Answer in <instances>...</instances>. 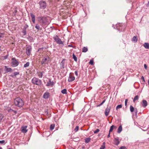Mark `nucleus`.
<instances>
[{
    "label": "nucleus",
    "mask_w": 149,
    "mask_h": 149,
    "mask_svg": "<svg viewBox=\"0 0 149 149\" xmlns=\"http://www.w3.org/2000/svg\"><path fill=\"white\" fill-rule=\"evenodd\" d=\"M4 36V34L3 33H0V38H3Z\"/></svg>",
    "instance_id": "41"
},
{
    "label": "nucleus",
    "mask_w": 149,
    "mask_h": 149,
    "mask_svg": "<svg viewBox=\"0 0 149 149\" xmlns=\"http://www.w3.org/2000/svg\"><path fill=\"white\" fill-rule=\"evenodd\" d=\"M141 79H142L143 82H145V79L144 77L143 76H142L141 77Z\"/></svg>",
    "instance_id": "49"
},
{
    "label": "nucleus",
    "mask_w": 149,
    "mask_h": 149,
    "mask_svg": "<svg viewBox=\"0 0 149 149\" xmlns=\"http://www.w3.org/2000/svg\"><path fill=\"white\" fill-rule=\"evenodd\" d=\"M148 84L149 85V80L148 81Z\"/></svg>",
    "instance_id": "60"
},
{
    "label": "nucleus",
    "mask_w": 149,
    "mask_h": 149,
    "mask_svg": "<svg viewBox=\"0 0 149 149\" xmlns=\"http://www.w3.org/2000/svg\"><path fill=\"white\" fill-rule=\"evenodd\" d=\"M142 106L143 107H146L147 105V101L144 100H142L141 103Z\"/></svg>",
    "instance_id": "16"
},
{
    "label": "nucleus",
    "mask_w": 149,
    "mask_h": 149,
    "mask_svg": "<svg viewBox=\"0 0 149 149\" xmlns=\"http://www.w3.org/2000/svg\"><path fill=\"white\" fill-rule=\"evenodd\" d=\"M40 23H42V24H44L45 23V21L43 20V19L42 20L41 22H40Z\"/></svg>",
    "instance_id": "50"
},
{
    "label": "nucleus",
    "mask_w": 149,
    "mask_h": 149,
    "mask_svg": "<svg viewBox=\"0 0 149 149\" xmlns=\"http://www.w3.org/2000/svg\"><path fill=\"white\" fill-rule=\"evenodd\" d=\"M103 103L102 102L99 105V106H101L103 104Z\"/></svg>",
    "instance_id": "57"
},
{
    "label": "nucleus",
    "mask_w": 149,
    "mask_h": 149,
    "mask_svg": "<svg viewBox=\"0 0 149 149\" xmlns=\"http://www.w3.org/2000/svg\"><path fill=\"white\" fill-rule=\"evenodd\" d=\"M55 125L54 124H51L50 126V130H52L54 129V128Z\"/></svg>",
    "instance_id": "30"
},
{
    "label": "nucleus",
    "mask_w": 149,
    "mask_h": 149,
    "mask_svg": "<svg viewBox=\"0 0 149 149\" xmlns=\"http://www.w3.org/2000/svg\"><path fill=\"white\" fill-rule=\"evenodd\" d=\"M5 70L6 72H12L13 71V70L11 68H8L7 66H5L4 67Z\"/></svg>",
    "instance_id": "14"
},
{
    "label": "nucleus",
    "mask_w": 149,
    "mask_h": 149,
    "mask_svg": "<svg viewBox=\"0 0 149 149\" xmlns=\"http://www.w3.org/2000/svg\"><path fill=\"white\" fill-rule=\"evenodd\" d=\"M14 103L15 106L19 107H22L24 104L23 100L19 97L16 98L14 100Z\"/></svg>",
    "instance_id": "1"
},
{
    "label": "nucleus",
    "mask_w": 149,
    "mask_h": 149,
    "mask_svg": "<svg viewBox=\"0 0 149 149\" xmlns=\"http://www.w3.org/2000/svg\"><path fill=\"white\" fill-rule=\"evenodd\" d=\"M74 73H75V75L76 76H77L78 74V72H77V71H75Z\"/></svg>",
    "instance_id": "51"
},
{
    "label": "nucleus",
    "mask_w": 149,
    "mask_h": 149,
    "mask_svg": "<svg viewBox=\"0 0 149 149\" xmlns=\"http://www.w3.org/2000/svg\"><path fill=\"white\" fill-rule=\"evenodd\" d=\"M29 64H30L29 63V62H27L26 63L24 64V68L27 67L28 66H29Z\"/></svg>",
    "instance_id": "33"
},
{
    "label": "nucleus",
    "mask_w": 149,
    "mask_h": 149,
    "mask_svg": "<svg viewBox=\"0 0 149 149\" xmlns=\"http://www.w3.org/2000/svg\"><path fill=\"white\" fill-rule=\"evenodd\" d=\"M100 131V130L98 129H97L95 131H94V133H97L99 132Z\"/></svg>",
    "instance_id": "44"
},
{
    "label": "nucleus",
    "mask_w": 149,
    "mask_h": 149,
    "mask_svg": "<svg viewBox=\"0 0 149 149\" xmlns=\"http://www.w3.org/2000/svg\"><path fill=\"white\" fill-rule=\"evenodd\" d=\"M122 107V105L121 104H120L118 105L116 107V109L118 110L119 109L121 108Z\"/></svg>",
    "instance_id": "36"
},
{
    "label": "nucleus",
    "mask_w": 149,
    "mask_h": 149,
    "mask_svg": "<svg viewBox=\"0 0 149 149\" xmlns=\"http://www.w3.org/2000/svg\"><path fill=\"white\" fill-rule=\"evenodd\" d=\"M22 33H23L24 36L26 34V30L23 29Z\"/></svg>",
    "instance_id": "35"
},
{
    "label": "nucleus",
    "mask_w": 149,
    "mask_h": 149,
    "mask_svg": "<svg viewBox=\"0 0 149 149\" xmlns=\"http://www.w3.org/2000/svg\"><path fill=\"white\" fill-rule=\"evenodd\" d=\"M53 38L54 40L58 44H63V42L62 41L61 39L59 38L58 36H54Z\"/></svg>",
    "instance_id": "8"
},
{
    "label": "nucleus",
    "mask_w": 149,
    "mask_h": 149,
    "mask_svg": "<svg viewBox=\"0 0 149 149\" xmlns=\"http://www.w3.org/2000/svg\"><path fill=\"white\" fill-rule=\"evenodd\" d=\"M29 27L28 25L27 24H26L24 26L23 29H24L26 30V29Z\"/></svg>",
    "instance_id": "40"
},
{
    "label": "nucleus",
    "mask_w": 149,
    "mask_h": 149,
    "mask_svg": "<svg viewBox=\"0 0 149 149\" xmlns=\"http://www.w3.org/2000/svg\"><path fill=\"white\" fill-rule=\"evenodd\" d=\"M122 127L121 125H120L118 129L117 132L118 133H120L122 131Z\"/></svg>",
    "instance_id": "19"
},
{
    "label": "nucleus",
    "mask_w": 149,
    "mask_h": 149,
    "mask_svg": "<svg viewBox=\"0 0 149 149\" xmlns=\"http://www.w3.org/2000/svg\"><path fill=\"white\" fill-rule=\"evenodd\" d=\"M31 81L33 84L38 86H40L42 84V81L41 80L35 77H33Z\"/></svg>",
    "instance_id": "2"
},
{
    "label": "nucleus",
    "mask_w": 149,
    "mask_h": 149,
    "mask_svg": "<svg viewBox=\"0 0 149 149\" xmlns=\"http://www.w3.org/2000/svg\"><path fill=\"white\" fill-rule=\"evenodd\" d=\"M128 102V100L127 99H126L125 101V106H126L127 103Z\"/></svg>",
    "instance_id": "47"
},
{
    "label": "nucleus",
    "mask_w": 149,
    "mask_h": 149,
    "mask_svg": "<svg viewBox=\"0 0 149 149\" xmlns=\"http://www.w3.org/2000/svg\"><path fill=\"white\" fill-rule=\"evenodd\" d=\"M49 61V58L48 56H45L43 58L41 61V64L43 66L45 67L46 65L48 64Z\"/></svg>",
    "instance_id": "3"
},
{
    "label": "nucleus",
    "mask_w": 149,
    "mask_h": 149,
    "mask_svg": "<svg viewBox=\"0 0 149 149\" xmlns=\"http://www.w3.org/2000/svg\"><path fill=\"white\" fill-rule=\"evenodd\" d=\"M75 79V77L71 75H70L68 81L69 82H72Z\"/></svg>",
    "instance_id": "17"
},
{
    "label": "nucleus",
    "mask_w": 149,
    "mask_h": 149,
    "mask_svg": "<svg viewBox=\"0 0 149 149\" xmlns=\"http://www.w3.org/2000/svg\"><path fill=\"white\" fill-rule=\"evenodd\" d=\"M105 143L104 142L103 143V145L101 146V147L100 148V149H104L105 148Z\"/></svg>",
    "instance_id": "38"
},
{
    "label": "nucleus",
    "mask_w": 149,
    "mask_h": 149,
    "mask_svg": "<svg viewBox=\"0 0 149 149\" xmlns=\"http://www.w3.org/2000/svg\"><path fill=\"white\" fill-rule=\"evenodd\" d=\"M32 49V47L30 45H28L26 47V53L28 56H29L31 54Z\"/></svg>",
    "instance_id": "7"
},
{
    "label": "nucleus",
    "mask_w": 149,
    "mask_h": 149,
    "mask_svg": "<svg viewBox=\"0 0 149 149\" xmlns=\"http://www.w3.org/2000/svg\"><path fill=\"white\" fill-rule=\"evenodd\" d=\"M19 64V62L15 58H12L10 64L12 67H16Z\"/></svg>",
    "instance_id": "5"
},
{
    "label": "nucleus",
    "mask_w": 149,
    "mask_h": 149,
    "mask_svg": "<svg viewBox=\"0 0 149 149\" xmlns=\"http://www.w3.org/2000/svg\"><path fill=\"white\" fill-rule=\"evenodd\" d=\"M117 29L119 31H122L125 28V26L122 23H119L116 25Z\"/></svg>",
    "instance_id": "6"
},
{
    "label": "nucleus",
    "mask_w": 149,
    "mask_h": 149,
    "mask_svg": "<svg viewBox=\"0 0 149 149\" xmlns=\"http://www.w3.org/2000/svg\"><path fill=\"white\" fill-rule=\"evenodd\" d=\"M61 92L63 94H67V90L66 89H64L63 90H62L61 91Z\"/></svg>",
    "instance_id": "31"
},
{
    "label": "nucleus",
    "mask_w": 149,
    "mask_h": 149,
    "mask_svg": "<svg viewBox=\"0 0 149 149\" xmlns=\"http://www.w3.org/2000/svg\"><path fill=\"white\" fill-rule=\"evenodd\" d=\"M72 56H73V58L74 60L76 61H77V58L76 56L74 55V54H72Z\"/></svg>",
    "instance_id": "34"
},
{
    "label": "nucleus",
    "mask_w": 149,
    "mask_h": 149,
    "mask_svg": "<svg viewBox=\"0 0 149 149\" xmlns=\"http://www.w3.org/2000/svg\"><path fill=\"white\" fill-rule=\"evenodd\" d=\"M30 15L31 17L32 21L33 23L34 24L36 20L35 16L32 13H31Z\"/></svg>",
    "instance_id": "18"
},
{
    "label": "nucleus",
    "mask_w": 149,
    "mask_h": 149,
    "mask_svg": "<svg viewBox=\"0 0 149 149\" xmlns=\"http://www.w3.org/2000/svg\"><path fill=\"white\" fill-rule=\"evenodd\" d=\"M119 149H127L126 147L124 146H122Z\"/></svg>",
    "instance_id": "45"
},
{
    "label": "nucleus",
    "mask_w": 149,
    "mask_h": 149,
    "mask_svg": "<svg viewBox=\"0 0 149 149\" xmlns=\"http://www.w3.org/2000/svg\"><path fill=\"white\" fill-rule=\"evenodd\" d=\"M143 46L146 49H149V44L148 43H144Z\"/></svg>",
    "instance_id": "21"
},
{
    "label": "nucleus",
    "mask_w": 149,
    "mask_h": 149,
    "mask_svg": "<svg viewBox=\"0 0 149 149\" xmlns=\"http://www.w3.org/2000/svg\"><path fill=\"white\" fill-rule=\"evenodd\" d=\"M49 81L47 82L46 86H52L54 85V83L53 81H52L51 79H49Z\"/></svg>",
    "instance_id": "10"
},
{
    "label": "nucleus",
    "mask_w": 149,
    "mask_h": 149,
    "mask_svg": "<svg viewBox=\"0 0 149 149\" xmlns=\"http://www.w3.org/2000/svg\"><path fill=\"white\" fill-rule=\"evenodd\" d=\"M1 51V49L0 48V51Z\"/></svg>",
    "instance_id": "63"
},
{
    "label": "nucleus",
    "mask_w": 149,
    "mask_h": 149,
    "mask_svg": "<svg viewBox=\"0 0 149 149\" xmlns=\"http://www.w3.org/2000/svg\"><path fill=\"white\" fill-rule=\"evenodd\" d=\"M132 40L134 41L135 42H137V37L136 36H134L132 38Z\"/></svg>",
    "instance_id": "23"
},
{
    "label": "nucleus",
    "mask_w": 149,
    "mask_h": 149,
    "mask_svg": "<svg viewBox=\"0 0 149 149\" xmlns=\"http://www.w3.org/2000/svg\"><path fill=\"white\" fill-rule=\"evenodd\" d=\"M106 101V100L105 99L102 102L104 103Z\"/></svg>",
    "instance_id": "56"
},
{
    "label": "nucleus",
    "mask_w": 149,
    "mask_h": 149,
    "mask_svg": "<svg viewBox=\"0 0 149 149\" xmlns=\"http://www.w3.org/2000/svg\"><path fill=\"white\" fill-rule=\"evenodd\" d=\"M88 51V48L87 47H84L82 48V51L84 52H86Z\"/></svg>",
    "instance_id": "26"
},
{
    "label": "nucleus",
    "mask_w": 149,
    "mask_h": 149,
    "mask_svg": "<svg viewBox=\"0 0 149 149\" xmlns=\"http://www.w3.org/2000/svg\"><path fill=\"white\" fill-rule=\"evenodd\" d=\"M91 138L90 137L86 138L85 139V142L86 143H88L89 142H90V141L91 140Z\"/></svg>",
    "instance_id": "27"
},
{
    "label": "nucleus",
    "mask_w": 149,
    "mask_h": 149,
    "mask_svg": "<svg viewBox=\"0 0 149 149\" xmlns=\"http://www.w3.org/2000/svg\"><path fill=\"white\" fill-rule=\"evenodd\" d=\"M38 20L39 22H41L43 18L42 17H38Z\"/></svg>",
    "instance_id": "42"
},
{
    "label": "nucleus",
    "mask_w": 149,
    "mask_h": 149,
    "mask_svg": "<svg viewBox=\"0 0 149 149\" xmlns=\"http://www.w3.org/2000/svg\"><path fill=\"white\" fill-rule=\"evenodd\" d=\"M35 28L38 30H41V29L40 28V25L38 24H36L35 26Z\"/></svg>",
    "instance_id": "24"
},
{
    "label": "nucleus",
    "mask_w": 149,
    "mask_h": 149,
    "mask_svg": "<svg viewBox=\"0 0 149 149\" xmlns=\"http://www.w3.org/2000/svg\"><path fill=\"white\" fill-rule=\"evenodd\" d=\"M38 4L39 6V9H44L46 8L47 7V3L46 2L44 1L41 0L40 1Z\"/></svg>",
    "instance_id": "4"
},
{
    "label": "nucleus",
    "mask_w": 149,
    "mask_h": 149,
    "mask_svg": "<svg viewBox=\"0 0 149 149\" xmlns=\"http://www.w3.org/2000/svg\"><path fill=\"white\" fill-rule=\"evenodd\" d=\"M89 63L90 64H91V65H93V61L92 60H90V61L89 62Z\"/></svg>",
    "instance_id": "43"
},
{
    "label": "nucleus",
    "mask_w": 149,
    "mask_h": 149,
    "mask_svg": "<svg viewBox=\"0 0 149 149\" xmlns=\"http://www.w3.org/2000/svg\"><path fill=\"white\" fill-rule=\"evenodd\" d=\"M19 72H14L13 75H11L10 76L12 77H15L17 75L19 74Z\"/></svg>",
    "instance_id": "22"
},
{
    "label": "nucleus",
    "mask_w": 149,
    "mask_h": 149,
    "mask_svg": "<svg viewBox=\"0 0 149 149\" xmlns=\"http://www.w3.org/2000/svg\"><path fill=\"white\" fill-rule=\"evenodd\" d=\"M114 144L116 145H118L119 144L120 141L118 137H117L114 138Z\"/></svg>",
    "instance_id": "11"
},
{
    "label": "nucleus",
    "mask_w": 149,
    "mask_h": 149,
    "mask_svg": "<svg viewBox=\"0 0 149 149\" xmlns=\"http://www.w3.org/2000/svg\"><path fill=\"white\" fill-rule=\"evenodd\" d=\"M110 133H109H109L108 134V135H107V137L108 138H109L110 137Z\"/></svg>",
    "instance_id": "54"
},
{
    "label": "nucleus",
    "mask_w": 149,
    "mask_h": 149,
    "mask_svg": "<svg viewBox=\"0 0 149 149\" xmlns=\"http://www.w3.org/2000/svg\"><path fill=\"white\" fill-rule=\"evenodd\" d=\"M0 149H2V148L1 147H0Z\"/></svg>",
    "instance_id": "61"
},
{
    "label": "nucleus",
    "mask_w": 149,
    "mask_h": 149,
    "mask_svg": "<svg viewBox=\"0 0 149 149\" xmlns=\"http://www.w3.org/2000/svg\"><path fill=\"white\" fill-rule=\"evenodd\" d=\"M50 96L49 93L47 92L45 93L43 95V97L45 99H47Z\"/></svg>",
    "instance_id": "15"
},
{
    "label": "nucleus",
    "mask_w": 149,
    "mask_h": 149,
    "mask_svg": "<svg viewBox=\"0 0 149 149\" xmlns=\"http://www.w3.org/2000/svg\"><path fill=\"white\" fill-rule=\"evenodd\" d=\"M27 126H22L21 128V130L22 132L23 133H26L27 131V130L26 129Z\"/></svg>",
    "instance_id": "12"
},
{
    "label": "nucleus",
    "mask_w": 149,
    "mask_h": 149,
    "mask_svg": "<svg viewBox=\"0 0 149 149\" xmlns=\"http://www.w3.org/2000/svg\"><path fill=\"white\" fill-rule=\"evenodd\" d=\"M79 129V126H76L74 129V131H75V132H77Z\"/></svg>",
    "instance_id": "39"
},
{
    "label": "nucleus",
    "mask_w": 149,
    "mask_h": 149,
    "mask_svg": "<svg viewBox=\"0 0 149 149\" xmlns=\"http://www.w3.org/2000/svg\"><path fill=\"white\" fill-rule=\"evenodd\" d=\"M103 103L102 102L99 105V106H101L103 104Z\"/></svg>",
    "instance_id": "58"
},
{
    "label": "nucleus",
    "mask_w": 149,
    "mask_h": 149,
    "mask_svg": "<svg viewBox=\"0 0 149 149\" xmlns=\"http://www.w3.org/2000/svg\"><path fill=\"white\" fill-rule=\"evenodd\" d=\"M8 111L9 112H13L15 114H16L17 113V111H16L13 110V109H11L8 110Z\"/></svg>",
    "instance_id": "32"
},
{
    "label": "nucleus",
    "mask_w": 149,
    "mask_h": 149,
    "mask_svg": "<svg viewBox=\"0 0 149 149\" xmlns=\"http://www.w3.org/2000/svg\"><path fill=\"white\" fill-rule=\"evenodd\" d=\"M44 48L43 47L40 48L38 49V51H40V53H42V52L43 49Z\"/></svg>",
    "instance_id": "37"
},
{
    "label": "nucleus",
    "mask_w": 149,
    "mask_h": 149,
    "mask_svg": "<svg viewBox=\"0 0 149 149\" xmlns=\"http://www.w3.org/2000/svg\"><path fill=\"white\" fill-rule=\"evenodd\" d=\"M144 67L146 69H147V65H146V64H145L144 65Z\"/></svg>",
    "instance_id": "52"
},
{
    "label": "nucleus",
    "mask_w": 149,
    "mask_h": 149,
    "mask_svg": "<svg viewBox=\"0 0 149 149\" xmlns=\"http://www.w3.org/2000/svg\"><path fill=\"white\" fill-rule=\"evenodd\" d=\"M116 126L113 125H112L110 127L109 132V133H110L111 132H112L113 128L116 129Z\"/></svg>",
    "instance_id": "20"
},
{
    "label": "nucleus",
    "mask_w": 149,
    "mask_h": 149,
    "mask_svg": "<svg viewBox=\"0 0 149 149\" xmlns=\"http://www.w3.org/2000/svg\"><path fill=\"white\" fill-rule=\"evenodd\" d=\"M135 108H134L133 107L130 105V110L131 112H133L134 111V109Z\"/></svg>",
    "instance_id": "28"
},
{
    "label": "nucleus",
    "mask_w": 149,
    "mask_h": 149,
    "mask_svg": "<svg viewBox=\"0 0 149 149\" xmlns=\"http://www.w3.org/2000/svg\"><path fill=\"white\" fill-rule=\"evenodd\" d=\"M138 99H139V97H138V95H136L134 97L133 99V101L134 102H135L136 100H138Z\"/></svg>",
    "instance_id": "29"
},
{
    "label": "nucleus",
    "mask_w": 149,
    "mask_h": 149,
    "mask_svg": "<svg viewBox=\"0 0 149 149\" xmlns=\"http://www.w3.org/2000/svg\"><path fill=\"white\" fill-rule=\"evenodd\" d=\"M134 111L136 114H137V110L136 108H135Z\"/></svg>",
    "instance_id": "48"
},
{
    "label": "nucleus",
    "mask_w": 149,
    "mask_h": 149,
    "mask_svg": "<svg viewBox=\"0 0 149 149\" xmlns=\"http://www.w3.org/2000/svg\"><path fill=\"white\" fill-rule=\"evenodd\" d=\"M111 109V107L108 106L105 110L104 113L105 116H107L109 115V113Z\"/></svg>",
    "instance_id": "9"
},
{
    "label": "nucleus",
    "mask_w": 149,
    "mask_h": 149,
    "mask_svg": "<svg viewBox=\"0 0 149 149\" xmlns=\"http://www.w3.org/2000/svg\"><path fill=\"white\" fill-rule=\"evenodd\" d=\"M68 46L69 47H73L72 46V45H68Z\"/></svg>",
    "instance_id": "55"
},
{
    "label": "nucleus",
    "mask_w": 149,
    "mask_h": 149,
    "mask_svg": "<svg viewBox=\"0 0 149 149\" xmlns=\"http://www.w3.org/2000/svg\"><path fill=\"white\" fill-rule=\"evenodd\" d=\"M44 72L42 71V72H40L38 74V76L39 78H41L43 76V74L44 73Z\"/></svg>",
    "instance_id": "25"
},
{
    "label": "nucleus",
    "mask_w": 149,
    "mask_h": 149,
    "mask_svg": "<svg viewBox=\"0 0 149 149\" xmlns=\"http://www.w3.org/2000/svg\"><path fill=\"white\" fill-rule=\"evenodd\" d=\"M8 149H12L11 148H8Z\"/></svg>",
    "instance_id": "62"
},
{
    "label": "nucleus",
    "mask_w": 149,
    "mask_h": 149,
    "mask_svg": "<svg viewBox=\"0 0 149 149\" xmlns=\"http://www.w3.org/2000/svg\"><path fill=\"white\" fill-rule=\"evenodd\" d=\"M7 56H5V58L6 59V58H7Z\"/></svg>",
    "instance_id": "59"
},
{
    "label": "nucleus",
    "mask_w": 149,
    "mask_h": 149,
    "mask_svg": "<svg viewBox=\"0 0 149 149\" xmlns=\"http://www.w3.org/2000/svg\"><path fill=\"white\" fill-rule=\"evenodd\" d=\"M5 143V141L4 140L0 141V143L3 144Z\"/></svg>",
    "instance_id": "46"
},
{
    "label": "nucleus",
    "mask_w": 149,
    "mask_h": 149,
    "mask_svg": "<svg viewBox=\"0 0 149 149\" xmlns=\"http://www.w3.org/2000/svg\"><path fill=\"white\" fill-rule=\"evenodd\" d=\"M66 59H63L62 61H61L60 63L61 65V69H63L64 68V65L65 64V61Z\"/></svg>",
    "instance_id": "13"
},
{
    "label": "nucleus",
    "mask_w": 149,
    "mask_h": 149,
    "mask_svg": "<svg viewBox=\"0 0 149 149\" xmlns=\"http://www.w3.org/2000/svg\"><path fill=\"white\" fill-rule=\"evenodd\" d=\"M3 118V117L1 115L0 116V122L2 120Z\"/></svg>",
    "instance_id": "53"
}]
</instances>
